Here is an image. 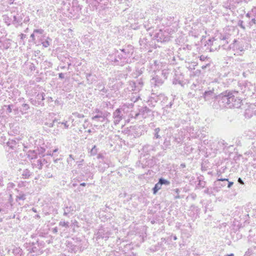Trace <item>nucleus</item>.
<instances>
[{
    "label": "nucleus",
    "mask_w": 256,
    "mask_h": 256,
    "mask_svg": "<svg viewBox=\"0 0 256 256\" xmlns=\"http://www.w3.org/2000/svg\"><path fill=\"white\" fill-rule=\"evenodd\" d=\"M222 102L226 104L230 108H238L241 106L240 99L236 97L230 92H226V94L222 96Z\"/></svg>",
    "instance_id": "obj_1"
},
{
    "label": "nucleus",
    "mask_w": 256,
    "mask_h": 256,
    "mask_svg": "<svg viewBox=\"0 0 256 256\" xmlns=\"http://www.w3.org/2000/svg\"><path fill=\"white\" fill-rule=\"evenodd\" d=\"M228 256H234V254H229Z\"/></svg>",
    "instance_id": "obj_26"
},
{
    "label": "nucleus",
    "mask_w": 256,
    "mask_h": 256,
    "mask_svg": "<svg viewBox=\"0 0 256 256\" xmlns=\"http://www.w3.org/2000/svg\"><path fill=\"white\" fill-rule=\"evenodd\" d=\"M58 148H56L55 150H54V152H58Z\"/></svg>",
    "instance_id": "obj_23"
},
{
    "label": "nucleus",
    "mask_w": 256,
    "mask_h": 256,
    "mask_svg": "<svg viewBox=\"0 0 256 256\" xmlns=\"http://www.w3.org/2000/svg\"><path fill=\"white\" fill-rule=\"evenodd\" d=\"M233 182H228V188H230L232 186L233 184Z\"/></svg>",
    "instance_id": "obj_15"
},
{
    "label": "nucleus",
    "mask_w": 256,
    "mask_h": 256,
    "mask_svg": "<svg viewBox=\"0 0 256 256\" xmlns=\"http://www.w3.org/2000/svg\"><path fill=\"white\" fill-rule=\"evenodd\" d=\"M74 114V115H76L78 118H84V115H81L80 114H78V113H76V114Z\"/></svg>",
    "instance_id": "obj_13"
},
{
    "label": "nucleus",
    "mask_w": 256,
    "mask_h": 256,
    "mask_svg": "<svg viewBox=\"0 0 256 256\" xmlns=\"http://www.w3.org/2000/svg\"><path fill=\"white\" fill-rule=\"evenodd\" d=\"M238 182L239 183H240V184H244V182L243 180L240 178H238Z\"/></svg>",
    "instance_id": "obj_14"
},
{
    "label": "nucleus",
    "mask_w": 256,
    "mask_h": 256,
    "mask_svg": "<svg viewBox=\"0 0 256 256\" xmlns=\"http://www.w3.org/2000/svg\"><path fill=\"white\" fill-rule=\"evenodd\" d=\"M18 198L19 200H24L25 199V196L24 194H22L18 196Z\"/></svg>",
    "instance_id": "obj_9"
},
{
    "label": "nucleus",
    "mask_w": 256,
    "mask_h": 256,
    "mask_svg": "<svg viewBox=\"0 0 256 256\" xmlns=\"http://www.w3.org/2000/svg\"><path fill=\"white\" fill-rule=\"evenodd\" d=\"M60 225L62 226H68V222H65L64 221H62L60 222Z\"/></svg>",
    "instance_id": "obj_7"
},
{
    "label": "nucleus",
    "mask_w": 256,
    "mask_h": 256,
    "mask_svg": "<svg viewBox=\"0 0 256 256\" xmlns=\"http://www.w3.org/2000/svg\"><path fill=\"white\" fill-rule=\"evenodd\" d=\"M120 112V110L119 109L116 110V111L114 112L115 121L116 122H119L120 121V120H121V118L119 116Z\"/></svg>",
    "instance_id": "obj_2"
},
{
    "label": "nucleus",
    "mask_w": 256,
    "mask_h": 256,
    "mask_svg": "<svg viewBox=\"0 0 256 256\" xmlns=\"http://www.w3.org/2000/svg\"><path fill=\"white\" fill-rule=\"evenodd\" d=\"M54 122H53L50 124H49V126H49L50 128H52V127H53V126H54Z\"/></svg>",
    "instance_id": "obj_19"
},
{
    "label": "nucleus",
    "mask_w": 256,
    "mask_h": 256,
    "mask_svg": "<svg viewBox=\"0 0 256 256\" xmlns=\"http://www.w3.org/2000/svg\"><path fill=\"white\" fill-rule=\"evenodd\" d=\"M43 32L44 31L42 30L36 29V30H34V32L40 33V34H42Z\"/></svg>",
    "instance_id": "obj_10"
},
{
    "label": "nucleus",
    "mask_w": 256,
    "mask_h": 256,
    "mask_svg": "<svg viewBox=\"0 0 256 256\" xmlns=\"http://www.w3.org/2000/svg\"><path fill=\"white\" fill-rule=\"evenodd\" d=\"M80 185L81 186H86V183H84V182H83V183L80 184Z\"/></svg>",
    "instance_id": "obj_21"
},
{
    "label": "nucleus",
    "mask_w": 256,
    "mask_h": 256,
    "mask_svg": "<svg viewBox=\"0 0 256 256\" xmlns=\"http://www.w3.org/2000/svg\"><path fill=\"white\" fill-rule=\"evenodd\" d=\"M59 78H64V75L62 73H60L59 74Z\"/></svg>",
    "instance_id": "obj_17"
},
{
    "label": "nucleus",
    "mask_w": 256,
    "mask_h": 256,
    "mask_svg": "<svg viewBox=\"0 0 256 256\" xmlns=\"http://www.w3.org/2000/svg\"><path fill=\"white\" fill-rule=\"evenodd\" d=\"M97 152L96 150V146H94L90 150L91 155L94 156Z\"/></svg>",
    "instance_id": "obj_5"
},
{
    "label": "nucleus",
    "mask_w": 256,
    "mask_h": 256,
    "mask_svg": "<svg viewBox=\"0 0 256 256\" xmlns=\"http://www.w3.org/2000/svg\"><path fill=\"white\" fill-rule=\"evenodd\" d=\"M74 160V158L72 157V154L69 155V158L68 159V162H70V161Z\"/></svg>",
    "instance_id": "obj_12"
},
{
    "label": "nucleus",
    "mask_w": 256,
    "mask_h": 256,
    "mask_svg": "<svg viewBox=\"0 0 256 256\" xmlns=\"http://www.w3.org/2000/svg\"><path fill=\"white\" fill-rule=\"evenodd\" d=\"M160 129L159 128H156L155 129L154 131L156 132V134H155V137L156 138H160V135L158 134V132H160Z\"/></svg>",
    "instance_id": "obj_6"
},
{
    "label": "nucleus",
    "mask_w": 256,
    "mask_h": 256,
    "mask_svg": "<svg viewBox=\"0 0 256 256\" xmlns=\"http://www.w3.org/2000/svg\"><path fill=\"white\" fill-rule=\"evenodd\" d=\"M162 184L159 181L157 184H155V186L153 188L154 194H156L158 190L162 188Z\"/></svg>",
    "instance_id": "obj_3"
},
{
    "label": "nucleus",
    "mask_w": 256,
    "mask_h": 256,
    "mask_svg": "<svg viewBox=\"0 0 256 256\" xmlns=\"http://www.w3.org/2000/svg\"><path fill=\"white\" fill-rule=\"evenodd\" d=\"M174 240H176L177 239L176 236H174Z\"/></svg>",
    "instance_id": "obj_24"
},
{
    "label": "nucleus",
    "mask_w": 256,
    "mask_h": 256,
    "mask_svg": "<svg viewBox=\"0 0 256 256\" xmlns=\"http://www.w3.org/2000/svg\"><path fill=\"white\" fill-rule=\"evenodd\" d=\"M159 182H160V184L162 185V184H165V185H169L170 184V182L168 181V180H164L162 178H160L159 180Z\"/></svg>",
    "instance_id": "obj_4"
},
{
    "label": "nucleus",
    "mask_w": 256,
    "mask_h": 256,
    "mask_svg": "<svg viewBox=\"0 0 256 256\" xmlns=\"http://www.w3.org/2000/svg\"><path fill=\"white\" fill-rule=\"evenodd\" d=\"M42 46H44L45 48L48 47V46H50V44L48 40H46V42H44L42 43Z\"/></svg>",
    "instance_id": "obj_8"
},
{
    "label": "nucleus",
    "mask_w": 256,
    "mask_h": 256,
    "mask_svg": "<svg viewBox=\"0 0 256 256\" xmlns=\"http://www.w3.org/2000/svg\"><path fill=\"white\" fill-rule=\"evenodd\" d=\"M32 210H33L34 212H36V210H35V209H34V208H32Z\"/></svg>",
    "instance_id": "obj_27"
},
{
    "label": "nucleus",
    "mask_w": 256,
    "mask_h": 256,
    "mask_svg": "<svg viewBox=\"0 0 256 256\" xmlns=\"http://www.w3.org/2000/svg\"><path fill=\"white\" fill-rule=\"evenodd\" d=\"M8 112H12V109L10 108V106H8Z\"/></svg>",
    "instance_id": "obj_18"
},
{
    "label": "nucleus",
    "mask_w": 256,
    "mask_h": 256,
    "mask_svg": "<svg viewBox=\"0 0 256 256\" xmlns=\"http://www.w3.org/2000/svg\"><path fill=\"white\" fill-rule=\"evenodd\" d=\"M241 26H242V28H244V27H243L242 25H241Z\"/></svg>",
    "instance_id": "obj_30"
},
{
    "label": "nucleus",
    "mask_w": 256,
    "mask_h": 256,
    "mask_svg": "<svg viewBox=\"0 0 256 256\" xmlns=\"http://www.w3.org/2000/svg\"><path fill=\"white\" fill-rule=\"evenodd\" d=\"M30 38H32V40H34V34H32L30 35Z\"/></svg>",
    "instance_id": "obj_20"
},
{
    "label": "nucleus",
    "mask_w": 256,
    "mask_h": 256,
    "mask_svg": "<svg viewBox=\"0 0 256 256\" xmlns=\"http://www.w3.org/2000/svg\"><path fill=\"white\" fill-rule=\"evenodd\" d=\"M88 132H90V130H88Z\"/></svg>",
    "instance_id": "obj_28"
},
{
    "label": "nucleus",
    "mask_w": 256,
    "mask_h": 256,
    "mask_svg": "<svg viewBox=\"0 0 256 256\" xmlns=\"http://www.w3.org/2000/svg\"><path fill=\"white\" fill-rule=\"evenodd\" d=\"M59 160V159H56L54 160V163H56Z\"/></svg>",
    "instance_id": "obj_22"
},
{
    "label": "nucleus",
    "mask_w": 256,
    "mask_h": 256,
    "mask_svg": "<svg viewBox=\"0 0 256 256\" xmlns=\"http://www.w3.org/2000/svg\"><path fill=\"white\" fill-rule=\"evenodd\" d=\"M241 26H242V28H244V27H243L242 25H241Z\"/></svg>",
    "instance_id": "obj_29"
},
{
    "label": "nucleus",
    "mask_w": 256,
    "mask_h": 256,
    "mask_svg": "<svg viewBox=\"0 0 256 256\" xmlns=\"http://www.w3.org/2000/svg\"><path fill=\"white\" fill-rule=\"evenodd\" d=\"M62 124H64V126L66 128H68V126L66 124V122H63L62 123Z\"/></svg>",
    "instance_id": "obj_16"
},
{
    "label": "nucleus",
    "mask_w": 256,
    "mask_h": 256,
    "mask_svg": "<svg viewBox=\"0 0 256 256\" xmlns=\"http://www.w3.org/2000/svg\"><path fill=\"white\" fill-rule=\"evenodd\" d=\"M228 180V179H222V180Z\"/></svg>",
    "instance_id": "obj_25"
},
{
    "label": "nucleus",
    "mask_w": 256,
    "mask_h": 256,
    "mask_svg": "<svg viewBox=\"0 0 256 256\" xmlns=\"http://www.w3.org/2000/svg\"><path fill=\"white\" fill-rule=\"evenodd\" d=\"M97 118H104L102 116L96 115V116H93L92 118V120H96Z\"/></svg>",
    "instance_id": "obj_11"
}]
</instances>
